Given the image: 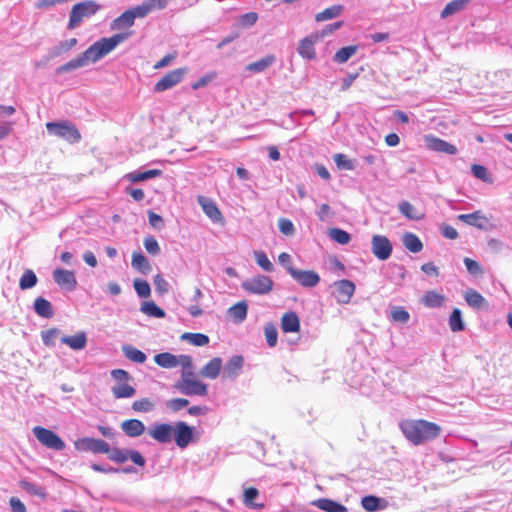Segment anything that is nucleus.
I'll use <instances>...</instances> for the list:
<instances>
[{
  "mask_svg": "<svg viewBox=\"0 0 512 512\" xmlns=\"http://www.w3.org/2000/svg\"><path fill=\"white\" fill-rule=\"evenodd\" d=\"M399 427L405 438L414 445H421L436 439L441 432L438 424L426 420H403Z\"/></svg>",
  "mask_w": 512,
  "mask_h": 512,
  "instance_id": "obj_2",
  "label": "nucleus"
},
{
  "mask_svg": "<svg viewBox=\"0 0 512 512\" xmlns=\"http://www.w3.org/2000/svg\"><path fill=\"white\" fill-rule=\"evenodd\" d=\"M174 387L177 391L186 396H206L208 393V386L192 377L180 378Z\"/></svg>",
  "mask_w": 512,
  "mask_h": 512,
  "instance_id": "obj_8",
  "label": "nucleus"
},
{
  "mask_svg": "<svg viewBox=\"0 0 512 512\" xmlns=\"http://www.w3.org/2000/svg\"><path fill=\"white\" fill-rule=\"evenodd\" d=\"M153 284L155 287V291L158 294L164 295L169 292L170 284L161 274H157L154 276Z\"/></svg>",
  "mask_w": 512,
  "mask_h": 512,
  "instance_id": "obj_58",
  "label": "nucleus"
},
{
  "mask_svg": "<svg viewBox=\"0 0 512 512\" xmlns=\"http://www.w3.org/2000/svg\"><path fill=\"white\" fill-rule=\"evenodd\" d=\"M197 202L202 207L206 216L214 223L220 222L223 219L220 210L212 199L205 196H198Z\"/></svg>",
  "mask_w": 512,
  "mask_h": 512,
  "instance_id": "obj_20",
  "label": "nucleus"
},
{
  "mask_svg": "<svg viewBox=\"0 0 512 512\" xmlns=\"http://www.w3.org/2000/svg\"><path fill=\"white\" fill-rule=\"evenodd\" d=\"M173 439L179 448H186L193 439V428L186 422L179 421L174 425Z\"/></svg>",
  "mask_w": 512,
  "mask_h": 512,
  "instance_id": "obj_15",
  "label": "nucleus"
},
{
  "mask_svg": "<svg viewBox=\"0 0 512 512\" xmlns=\"http://www.w3.org/2000/svg\"><path fill=\"white\" fill-rule=\"evenodd\" d=\"M314 505L326 512H347V508L344 505L327 498L316 500Z\"/></svg>",
  "mask_w": 512,
  "mask_h": 512,
  "instance_id": "obj_34",
  "label": "nucleus"
},
{
  "mask_svg": "<svg viewBox=\"0 0 512 512\" xmlns=\"http://www.w3.org/2000/svg\"><path fill=\"white\" fill-rule=\"evenodd\" d=\"M33 308L35 313L45 319H50L54 316L52 304L43 297H37L34 300Z\"/></svg>",
  "mask_w": 512,
  "mask_h": 512,
  "instance_id": "obj_27",
  "label": "nucleus"
},
{
  "mask_svg": "<svg viewBox=\"0 0 512 512\" xmlns=\"http://www.w3.org/2000/svg\"><path fill=\"white\" fill-rule=\"evenodd\" d=\"M53 279L58 286L68 291H73L77 287V280L73 271L57 268L53 271Z\"/></svg>",
  "mask_w": 512,
  "mask_h": 512,
  "instance_id": "obj_16",
  "label": "nucleus"
},
{
  "mask_svg": "<svg viewBox=\"0 0 512 512\" xmlns=\"http://www.w3.org/2000/svg\"><path fill=\"white\" fill-rule=\"evenodd\" d=\"M155 363L166 369H171L179 366V356L169 352L158 353L154 356Z\"/></svg>",
  "mask_w": 512,
  "mask_h": 512,
  "instance_id": "obj_31",
  "label": "nucleus"
},
{
  "mask_svg": "<svg viewBox=\"0 0 512 512\" xmlns=\"http://www.w3.org/2000/svg\"><path fill=\"white\" fill-rule=\"evenodd\" d=\"M132 31L114 34L109 38H101L83 53L71 59L67 63L56 68V74H64L74 71L79 68L88 66L90 63H95L114 50L120 43L126 41L131 35Z\"/></svg>",
  "mask_w": 512,
  "mask_h": 512,
  "instance_id": "obj_1",
  "label": "nucleus"
},
{
  "mask_svg": "<svg viewBox=\"0 0 512 512\" xmlns=\"http://www.w3.org/2000/svg\"><path fill=\"white\" fill-rule=\"evenodd\" d=\"M425 143L430 150L436 152H441L449 155H454L457 153L456 146L432 135L425 136Z\"/></svg>",
  "mask_w": 512,
  "mask_h": 512,
  "instance_id": "obj_18",
  "label": "nucleus"
},
{
  "mask_svg": "<svg viewBox=\"0 0 512 512\" xmlns=\"http://www.w3.org/2000/svg\"><path fill=\"white\" fill-rule=\"evenodd\" d=\"M276 62V57L273 54H268L265 57L252 62L246 66V70L254 73H261L268 69Z\"/></svg>",
  "mask_w": 512,
  "mask_h": 512,
  "instance_id": "obj_29",
  "label": "nucleus"
},
{
  "mask_svg": "<svg viewBox=\"0 0 512 512\" xmlns=\"http://www.w3.org/2000/svg\"><path fill=\"white\" fill-rule=\"evenodd\" d=\"M334 296L338 303L347 304L355 292V284L347 279L336 281L333 284Z\"/></svg>",
  "mask_w": 512,
  "mask_h": 512,
  "instance_id": "obj_14",
  "label": "nucleus"
},
{
  "mask_svg": "<svg viewBox=\"0 0 512 512\" xmlns=\"http://www.w3.org/2000/svg\"><path fill=\"white\" fill-rule=\"evenodd\" d=\"M333 160L339 169L354 170L355 164L345 154L337 153L333 156Z\"/></svg>",
  "mask_w": 512,
  "mask_h": 512,
  "instance_id": "obj_55",
  "label": "nucleus"
},
{
  "mask_svg": "<svg viewBox=\"0 0 512 512\" xmlns=\"http://www.w3.org/2000/svg\"><path fill=\"white\" fill-rule=\"evenodd\" d=\"M222 368V359L214 357L206 365H204L200 371L202 377L209 379H216Z\"/></svg>",
  "mask_w": 512,
  "mask_h": 512,
  "instance_id": "obj_28",
  "label": "nucleus"
},
{
  "mask_svg": "<svg viewBox=\"0 0 512 512\" xmlns=\"http://www.w3.org/2000/svg\"><path fill=\"white\" fill-rule=\"evenodd\" d=\"M371 251L377 259L384 261L390 258L393 246L386 236L377 234L372 237Z\"/></svg>",
  "mask_w": 512,
  "mask_h": 512,
  "instance_id": "obj_12",
  "label": "nucleus"
},
{
  "mask_svg": "<svg viewBox=\"0 0 512 512\" xmlns=\"http://www.w3.org/2000/svg\"><path fill=\"white\" fill-rule=\"evenodd\" d=\"M131 265L144 275H147L152 269L150 262L141 252H134L132 254Z\"/></svg>",
  "mask_w": 512,
  "mask_h": 512,
  "instance_id": "obj_35",
  "label": "nucleus"
},
{
  "mask_svg": "<svg viewBox=\"0 0 512 512\" xmlns=\"http://www.w3.org/2000/svg\"><path fill=\"white\" fill-rule=\"evenodd\" d=\"M100 10V5L93 0H85L72 7L68 29L77 28L84 19L90 18Z\"/></svg>",
  "mask_w": 512,
  "mask_h": 512,
  "instance_id": "obj_3",
  "label": "nucleus"
},
{
  "mask_svg": "<svg viewBox=\"0 0 512 512\" xmlns=\"http://www.w3.org/2000/svg\"><path fill=\"white\" fill-rule=\"evenodd\" d=\"M449 327L453 332H461L465 330V323L462 319V312L458 308H454L449 317Z\"/></svg>",
  "mask_w": 512,
  "mask_h": 512,
  "instance_id": "obj_42",
  "label": "nucleus"
},
{
  "mask_svg": "<svg viewBox=\"0 0 512 512\" xmlns=\"http://www.w3.org/2000/svg\"><path fill=\"white\" fill-rule=\"evenodd\" d=\"M153 9H164L159 0H144L140 5L128 9L132 11L133 18H145Z\"/></svg>",
  "mask_w": 512,
  "mask_h": 512,
  "instance_id": "obj_22",
  "label": "nucleus"
},
{
  "mask_svg": "<svg viewBox=\"0 0 512 512\" xmlns=\"http://www.w3.org/2000/svg\"><path fill=\"white\" fill-rule=\"evenodd\" d=\"M143 245L145 250L152 256H157L161 253L160 245L153 235H147L144 238Z\"/></svg>",
  "mask_w": 512,
  "mask_h": 512,
  "instance_id": "obj_52",
  "label": "nucleus"
},
{
  "mask_svg": "<svg viewBox=\"0 0 512 512\" xmlns=\"http://www.w3.org/2000/svg\"><path fill=\"white\" fill-rule=\"evenodd\" d=\"M402 243L407 250L412 253H418L423 249V244L419 237L412 233L406 232L402 237Z\"/></svg>",
  "mask_w": 512,
  "mask_h": 512,
  "instance_id": "obj_38",
  "label": "nucleus"
},
{
  "mask_svg": "<svg viewBox=\"0 0 512 512\" xmlns=\"http://www.w3.org/2000/svg\"><path fill=\"white\" fill-rule=\"evenodd\" d=\"M445 301L444 295L431 290L425 293L422 298V303L429 308H438L443 305Z\"/></svg>",
  "mask_w": 512,
  "mask_h": 512,
  "instance_id": "obj_40",
  "label": "nucleus"
},
{
  "mask_svg": "<svg viewBox=\"0 0 512 512\" xmlns=\"http://www.w3.org/2000/svg\"><path fill=\"white\" fill-rule=\"evenodd\" d=\"M75 448L78 451L92 452L94 454H106L110 452V445L101 439L83 437L75 441Z\"/></svg>",
  "mask_w": 512,
  "mask_h": 512,
  "instance_id": "obj_10",
  "label": "nucleus"
},
{
  "mask_svg": "<svg viewBox=\"0 0 512 512\" xmlns=\"http://www.w3.org/2000/svg\"><path fill=\"white\" fill-rule=\"evenodd\" d=\"M38 278L35 272L31 269H26L19 280V288L21 290H28L36 286Z\"/></svg>",
  "mask_w": 512,
  "mask_h": 512,
  "instance_id": "obj_45",
  "label": "nucleus"
},
{
  "mask_svg": "<svg viewBox=\"0 0 512 512\" xmlns=\"http://www.w3.org/2000/svg\"><path fill=\"white\" fill-rule=\"evenodd\" d=\"M264 334L266 342L269 347H274L277 344L278 332L277 328L273 323H266L264 327Z\"/></svg>",
  "mask_w": 512,
  "mask_h": 512,
  "instance_id": "obj_53",
  "label": "nucleus"
},
{
  "mask_svg": "<svg viewBox=\"0 0 512 512\" xmlns=\"http://www.w3.org/2000/svg\"><path fill=\"white\" fill-rule=\"evenodd\" d=\"M61 342L68 345L72 350H82L87 345V335L84 331L78 332L72 336L65 335L61 338Z\"/></svg>",
  "mask_w": 512,
  "mask_h": 512,
  "instance_id": "obj_25",
  "label": "nucleus"
},
{
  "mask_svg": "<svg viewBox=\"0 0 512 512\" xmlns=\"http://www.w3.org/2000/svg\"><path fill=\"white\" fill-rule=\"evenodd\" d=\"M134 289L137 295L141 298H147L151 294L149 283L143 279H135L133 282Z\"/></svg>",
  "mask_w": 512,
  "mask_h": 512,
  "instance_id": "obj_56",
  "label": "nucleus"
},
{
  "mask_svg": "<svg viewBox=\"0 0 512 512\" xmlns=\"http://www.w3.org/2000/svg\"><path fill=\"white\" fill-rule=\"evenodd\" d=\"M107 454H108L109 460H111L115 463H118V464H123L129 459L135 465L140 466V467H144L146 464L145 458L137 450L121 449L119 447H113V448L110 447V452H108Z\"/></svg>",
  "mask_w": 512,
  "mask_h": 512,
  "instance_id": "obj_7",
  "label": "nucleus"
},
{
  "mask_svg": "<svg viewBox=\"0 0 512 512\" xmlns=\"http://www.w3.org/2000/svg\"><path fill=\"white\" fill-rule=\"evenodd\" d=\"M46 129L50 135L62 138L69 143H77L81 139L80 132L76 126L66 121L48 122L46 123Z\"/></svg>",
  "mask_w": 512,
  "mask_h": 512,
  "instance_id": "obj_4",
  "label": "nucleus"
},
{
  "mask_svg": "<svg viewBox=\"0 0 512 512\" xmlns=\"http://www.w3.org/2000/svg\"><path fill=\"white\" fill-rule=\"evenodd\" d=\"M189 405V400L185 398H173L165 402V406L172 412H178Z\"/></svg>",
  "mask_w": 512,
  "mask_h": 512,
  "instance_id": "obj_57",
  "label": "nucleus"
},
{
  "mask_svg": "<svg viewBox=\"0 0 512 512\" xmlns=\"http://www.w3.org/2000/svg\"><path fill=\"white\" fill-rule=\"evenodd\" d=\"M162 175V171L159 169H151L144 172H132L127 175L131 182H141L152 178H156Z\"/></svg>",
  "mask_w": 512,
  "mask_h": 512,
  "instance_id": "obj_43",
  "label": "nucleus"
},
{
  "mask_svg": "<svg viewBox=\"0 0 512 512\" xmlns=\"http://www.w3.org/2000/svg\"><path fill=\"white\" fill-rule=\"evenodd\" d=\"M472 0H452L441 11V18H447L463 10Z\"/></svg>",
  "mask_w": 512,
  "mask_h": 512,
  "instance_id": "obj_39",
  "label": "nucleus"
},
{
  "mask_svg": "<svg viewBox=\"0 0 512 512\" xmlns=\"http://www.w3.org/2000/svg\"><path fill=\"white\" fill-rule=\"evenodd\" d=\"M244 366V358L241 355H233L226 365L224 366L223 370V378L227 379H236Z\"/></svg>",
  "mask_w": 512,
  "mask_h": 512,
  "instance_id": "obj_21",
  "label": "nucleus"
},
{
  "mask_svg": "<svg viewBox=\"0 0 512 512\" xmlns=\"http://www.w3.org/2000/svg\"><path fill=\"white\" fill-rule=\"evenodd\" d=\"M155 408V404L148 398H142L132 403L135 412L148 413Z\"/></svg>",
  "mask_w": 512,
  "mask_h": 512,
  "instance_id": "obj_54",
  "label": "nucleus"
},
{
  "mask_svg": "<svg viewBox=\"0 0 512 512\" xmlns=\"http://www.w3.org/2000/svg\"><path fill=\"white\" fill-rule=\"evenodd\" d=\"M391 317L394 321L405 324L410 319V314L403 307H394L391 310Z\"/></svg>",
  "mask_w": 512,
  "mask_h": 512,
  "instance_id": "obj_60",
  "label": "nucleus"
},
{
  "mask_svg": "<svg viewBox=\"0 0 512 512\" xmlns=\"http://www.w3.org/2000/svg\"><path fill=\"white\" fill-rule=\"evenodd\" d=\"M248 305L246 301H240L228 309V315L235 323H242L247 317Z\"/></svg>",
  "mask_w": 512,
  "mask_h": 512,
  "instance_id": "obj_33",
  "label": "nucleus"
},
{
  "mask_svg": "<svg viewBox=\"0 0 512 512\" xmlns=\"http://www.w3.org/2000/svg\"><path fill=\"white\" fill-rule=\"evenodd\" d=\"M471 172H472L473 176L476 177L477 179H480L484 182L491 181L488 170L483 165L473 164L471 167Z\"/></svg>",
  "mask_w": 512,
  "mask_h": 512,
  "instance_id": "obj_61",
  "label": "nucleus"
},
{
  "mask_svg": "<svg viewBox=\"0 0 512 512\" xmlns=\"http://www.w3.org/2000/svg\"><path fill=\"white\" fill-rule=\"evenodd\" d=\"M398 209L401 214H403L404 216H406L409 219L414 220V219L418 218L416 215L413 214L414 207L408 201L400 202L398 205Z\"/></svg>",
  "mask_w": 512,
  "mask_h": 512,
  "instance_id": "obj_64",
  "label": "nucleus"
},
{
  "mask_svg": "<svg viewBox=\"0 0 512 512\" xmlns=\"http://www.w3.org/2000/svg\"><path fill=\"white\" fill-rule=\"evenodd\" d=\"M343 11H344V6L333 5L331 7L326 8L322 12L316 14L315 20L317 22H322V21H326L329 19H334V18H337L338 16H340Z\"/></svg>",
  "mask_w": 512,
  "mask_h": 512,
  "instance_id": "obj_41",
  "label": "nucleus"
},
{
  "mask_svg": "<svg viewBox=\"0 0 512 512\" xmlns=\"http://www.w3.org/2000/svg\"><path fill=\"white\" fill-rule=\"evenodd\" d=\"M140 311L150 317L164 318L165 311L158 307L153 301H145L141 304Z\"/></svg>",
  "mask_w": 512,
  "mask_h": 512,
  "instance_id": "obj_44",
  "label": "nucleus"
},
{
  "mask_svg": "<svg viewBox=\"0 0 512 512\" xmlns=\"http://www.w3.org/2000/svg\"><path fill=\"white\" fill-rule=\"evenodd\" d=\"M244 504L246 507L251 509H257L263 506V504H258L255 502V499L259 496V491L254 487H249L244 490Z\"/></svg>",
  "mask_w": 512,
  "mask_h": 512,
  "instance_id": "obj_46",
  "label": "nucleus"
},
{
  "mask_svg": "<svg viewBox=\"0 0 512 512\" xmlns=\"http://www.w3.org/2000/svg\"><path fill=\"white\" fill-rule=\"evenodd\" d=\"M380 502V498L373 495H368L362 498L361 505L368 512H376L382 509Z\"/></svg>",
  "mask_w": 512,
  "mask_h": 512,
  "instance_id": "obj_50",
  "label": "nucleus"
},
{
  "mask_svg": "<svg viewBox=\"0 0 512 512\" xmlns=\"http://www.w3.org/2000/svg\"><path fill=\"white\" fill-rule=\"evenodd\" d=\"M32 431L36 439L43 446L55 451H62L65 449V442L52 430L42 426H35Z\"/></svg>",
  "mask_w": 512,
  "mask_h": 512,
  "instance_id": "obj_6",
  "label": "nucleus"
},
{
  "mask_svg": "<svg viewBox=\"0 0 512 512\" xmlns=\"http://www.w3.org/2000/svg\"><path fill=\"white\" fill-rule=\"evenodd\" d=\"M357 51V46L350 45L339 49L334 55V61L337 63L347 62Z\"/></svg>",
  "mask_w": 512,
  "mask_h": 512,
  "instance_id": "obj_47",
  "label": "nucleus"
},
{
  "mask_svg": "<svg viewBox=\"0 0 512 512\" xmlns=\"http://www.w3.org/2000/svg\"><path fill=\"white\" fill-rule=\"evenodd\" d=\"M187 73V68H177L164 75L154 86V92H163L173 88L179 84L184 75Z\"/></svg>",
  "mask_w": 512,
  "mask_h": 512,
  "instance_id": "obj_13",
  "label": "nucleus"
},
{
  "mask_svg": "<svg viewBox=\"0 0 512 512\" xmlns=\"http://www.w3.org/2000/svg\"><path fill=\"white\" fill-rule=\"evenodd\" d=\"M135 19L133 18L132 11L126 10L120 16L115 18L111 23L112 30H122L130 28L134 25Z\"/></svg>",
  "mask_w": 512,
  "mask_h": 512,
  "instance_id": "obj_37",
  "label": "nucleus"
},
{
  "mask_svg": "<svg viewBox=\"0 0 512 512\" xmlns=\"http://www.w3.org/2000/svg\"><path fill=\"white\" fill-rule=\"evenodd\" d=\"M77 43L78 40L76 38L60 41L55 46L51 47L48 52L38 62L35 63V67H45L51 60L69 52L74 46L77 45Z\"/></svg>",
  "mask_w": 512,
  "mask_h": 512,
  "instance_id": "obj_9",
  "label": "nucleus"
},
{
  "mask_svg": "<svg viewBox=\"0 0 512 512\" xmlns=\"http://www.w3.org/2000/svg\"><path fill=\"white\" fill-rule=\"evenodd\" d=\"M328 235L333 241H335L341 245H346L351 240L350 234L340 228L329 229Z\"/></svg>",
  "mask_w": 512,
  "mask_h": 512,
  "instance_id": "obj_48",
  "label": "nucleus"
},
{
  "mask_svg": "<svg viewBox=\"0 0 512 512\" xmlns=\"http://www.w3.org/2000/svg\"><path fill=\"white\" fill-rule=\"evenodd\" d=\"M111 391L116 399L131 398L136 394V389L127 382L116 383L112 386Z\"/></svg>",
  "mask_w": 512,
  "mask_h": 512,
  "instance_id": "obj_36",
  "label": "nucleus"
},
{
  "mask_svg": "<svg viewBox=\"0 0 512 512\" xmlns=\"http://www.w3.org/2000/svg\"><path fill=\"white\" fill-rule=\"evenodd\" d=\"M21 486L24 490H26L27 492H29L31 494L41 496V497H44L46 495L45 489L42 486L37 485L35 483L29 482V481H22Z\"/></svg>",
  "mask_w": 512,
  "mask_h": 512,
  "instance_id": "obj_62",
  "label": "nucleus"
},
{
  "mask_svg": "<svg viewBox=\"0 0 512 512\" xmlns=\"http://www.w3.org/2000/svg\"><path fill=\"white\" fill-rule=\"evenodd\" d=\"M281 329L285 333H294L299 331L300 320L295 312H287L282 316Z\"/></svg>",
  "mask_w": 512,
  "mask_h": 512,
  "instance_id": "obj_26",
  "label": "nucleus"
},
{
  "mask_svg": "<svg viewBox=\"0 0 512 512\" xmlns=\"http://www.w3.org/2000/svg\"><path fill=\"white\" fill-rule=\"evenodd\" d=\"M121 429L126 436L136 438L145 432V425L138 419H129L121 423Z\"/></svg>",
  "mask_w": 512,
  "mask_h": 512,
  "instance_id": "obj_23",
  "label": "nucleus"
},
{
  "mask_svg": "<svg viewBox=\"0 0 512 512\" xmlns=\"http://www.w3.org/2000/svg\"><path fill=\"white\" fill-rule=\"evenodd\" d=\"M317 36L310 35L300 40L297 52L305 60H315L317 57L314 44L317 40Z\"/></svg>",
  "mask_w": 512,
  "mask_h": 512,
  "instance_id": "obj_19",
  "label": "nucleus"
},
{
  "mask_svg": "<svg viewBox=\"0 0 512 512\" xmlns=\"http://www.w3.org/2000/svg\"><path fill=\"white\" fill-rule=\"evenodd\" d=\"M458 220L479 229H485L488 223V219L483 216L480 211H475L470 214H460L458 215Z\"/></svg>",
  "mask_w": 512,
  "mask_h": 512,
  "instance_id": "obj_24",
  "label": "nucleus"
},
{
  "mask_svg": "<svg viewBox=\"0 0 512 512\" xmlns=\"http://www.w3.org/2000/svg\"><path fill=\"white\" fill-rule=\"evenodd\" d=\"M273 280L266 275L258 274L242 282V288L250 293L266 295L273 289Z\"/></svg>",
  "mask_w": 512,
  "mask_h": 512,
  "instance_id": "obj_5",
  "label": "nucleus"
},
{
  "mask_svg": "<svg viewBox=\"0 0 512 512\" xmlns=\"http://www.w3.org/2000/svg\"><path fill=\"white\" fill-rule=\"evenodd\" d=\"M122 352L128 360L137 364H142L147 359V356L144 352L131 344H124L122 346Z\"/></svg>",
  "mask_w": 512,
  "mask_h": 512,
  "instance_id": "obj_32",
  "label": "nucleus"
},
{
  "mask_svg": "<svg viewBox=\"0 0 512 512\" xmlns=\"http://www.w3.org/2000/svg\"><path fill=\"white\" fill-rule=\"evenodd\" d=\"M111 377L116 381V383H125L132 380V376L123 369H114L111 371Z\"/></svg>",
  "mask_w": 512,
  "mask_h": 512,
  "instance_id": "obj_63",
  "label": "nucleus"
},
{
  "mask_svg": "<svg viewBox=\"0 0 512 512\" xmlns=\"http://www.w3.org/2000/svg\"><path fill=\"white\" fill-rule=\"evenodd\" d=\"M465 301L473 309L480 310L486 308V299L476 290L468 289L464 294Z\"/></svg>",
  "mask_w": 512,
  "mask_h": 512,
  "instance_id": "obj_30",
  "label": "nucleus"
},
{
  "mask_svg": "<svg viewBox=\"0 0 512 512\" xmlns=\"http://www.w3.org/2000/svg\"><path fill=\"white\" fill-rule=\"evenodd\" d=\"M179 365L182 366L181 378H188L194 376L191 356L179 355Z\"/></svg>",
  "mask_w": 512,
  "mask_h": 512,
  "instance_id": "obj_49",
  "label": "nucleus"
},
{
  "mask_svg": "<svg viewBox=\"0 0 512 512\" xmlns=\"http://www.w3.org/2000/svg\"><path fill=\"white\" fill-rule=\"evenodd\" d=\"M174 425L170 423H157L149 429V435L159 443H169L173 439Z\"/></svg>",
  "mask_w": 512,
  "mask_h": 512,
  "instance_id": "obj_17",
  "label": "nucleus"
},
{
  "mask_svg": "<svg viewBox=\"0 0 512 512\" xmlns=\"http://www.w3.org/2000/svg\"><path fill=\"white\" fill-rule=\"evenodd\" d=\"M286 270L290 276L302 287L313 288L320 282V276L315 271L300 270L293 266H287Z\"/></svg>",
  "mask_w": 512,
  "mask_h": 512,
  "instance_id": "obj_11",
  "label": "nucleus"
},
{
  "mask_svg": "<svg viewBox=\"0 0 512 512\" xmlns=\"http://www.w3.org/2000/svg\"><path fill=\"white\" fill-rule=\"evenodd\" d=\"M181 339L189 341L194 346H204L209 343V337L202 333H184Z\"/></svg>",
  "mask_w": 512,
  "mask_h": 512,
  "instance_id": "obj_51",
  "label": "nucleus"
},
{
  "mask_svg": "<svg viewBox=\"0 0 512 512\" xmlns=\"http://www.w3.org/2000/svg\"><path fill=\"white\" fill-rule=\"evenodd\" d=\"M255 260L256 263L266 272H271L274 269L273 264L268 259L267 255L263 251H256L255 252Z\"/></svg>",
  "mask_w": 512,
  "mask_h": 512,
  "instance_id": "obj_59",
  "label": "nucleus"
}]
</instances>
